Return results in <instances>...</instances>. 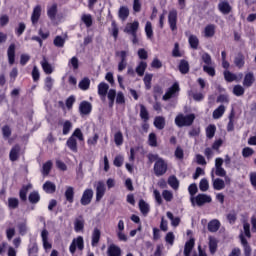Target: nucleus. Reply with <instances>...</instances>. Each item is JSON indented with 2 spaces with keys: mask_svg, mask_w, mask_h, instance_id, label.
Instances as JSON below:
<instances>
[{
  "mask_svg": "<svg viewBox=\"0 0 256 256\" xmlns=\"http://www.w3.org/2000/svg\"><path fill=\"white\" fill-rule=\"evenodd\" d=\"M148 145H150V147H157V135H155V133L149 134Z\"/></svg>",
  "mask_w": 256,
  "mask_h": 256,
  "instance_id": "nucleus-59",
  "label": "nucleus"
},
{
  "mask_svg": "<svg viewBox=\"0 0 256 256\" xmlns=\"http://www.w3.org/2000/svg\"><path fill=\"white\" fill-rule=\"evenodd\" d=\"M125 222L123 220H119L118 225H117V230L116 234L119 239V241H123L124 243H127L128 237L125 234Z\"/></svg>",
  "mask_w": 256,
  "mask_h": 256,
  "instance_id": "nucleus-6",
  "label": "nucleus"
},
{
  "mask_svg": "<svg viewBox=\"0 0 256 256\" xmlns=\"http://www.w3.org/2000/svg\"><path fill=\"white\" fill-rule=\"evenodd\" d=\"M140 117L145 123L149 121V111H147V108L143 104L140 105Z\"/></svg>",
  "mask_w": 256,
  "mask_h": 256,
  "instance_id": "nucleus-40",
  "label": "nucleus"
},
{
  "mask_svg": "<svg viewBox=\"0 0 256 256\" xmlns=\"http://www.w3.org/2000/svg\"><path fill=\"white\" fill-rule=\"evenodd\" d=\"M81 21L86 25V27H91V25H93V16H91V14H83L81 16Z\"/></svg>",
  "mask_w": 256,
  "mask_h": 256,
  "instance_id": "nucleus-45",
  "label": "nucleus"
},
{
  "mask_svg": "<svg viewBox=\"0 0 256 256\" xmlns=\"http://www.w3.org/2000/svg\"><path fill=\"white\" fill-rule=\"evenodd\" d=\"M66 145L70 149V151H73V153H77V139L73 138V136H70L68 138Z\"/></svg>",
  "mask_w": 256,
  "mask_h": 256,
  "instance_id": "nucleus-27",
  "label": "nucleus"
},
{
  "mask_svg": "<svg viewBox=\"0 0 256 256\" xmlns=\"http://www.w3.org/2000/svg\"><path fill=\"white\" fill-rule=\"evenodd\" d=\"M154 127L159 130L165 129V118L161 116L156 117L154 119Z\"/></svg>",
  "mask_w": 256,
  "mask_h": 256,
  "instance_id": "nucleus-35",
  "label": "nucleus"
},
{
  "mask_svg": "<svg viewBox=\"0 0 256 256\" xmlns=\"http://www.w3.org/2000/svg\"><path fill=\"white\" fill-rule=\"evenodd\" d=\"M167 169H169V165L165 159L160 158L154 164V173L156 177H161L167 173Z\"/></svg>",
  "mask_w": 256,
  "mask_h": 256,
  "instance_id": "nucleus-2",
  "label": "nucleus"
},
{
  "mask_svg": "<svg viewBox=\"0 0 256 256\" xmlns=\"http://www.w3.org/2000/svg\"><path fill=\"white\" fill-rule=\"evenodd\" d=\"M93 200V189H86L84 190L80 203L81 205H89L91 201Z\"/></svg>",
  "mask_w": 256,
  "mask_h": 256,
  "instance_id": "nucleus-10",
  "label": "nucleus"
},
{
  "mask_svg": "<svg viewBox=\"0 0 256 256\" xmlns=\"http://www.w3.org/2000/svg\"><path fill=\"white\" fill-rule=\"evenodd\" d=\"M100 240H101V230H99L98 228H95L92 232V241H91L92 247H97V245H99Z\"/></svg>",
  "mask_w": 256,
  "mask_h": 256,
  "instance_id": "nucleus-19",
  "label": "nucleus"
},
{
  "mask_svg": "<svg viewBox=\"0 0 256 256\" xmlns=\"http://www.w3.org/2000/svg\"><path fill=\"white\" fill-rule=\"evenodd\" d=\"M233 93L236 95V97H241V95L245 94V88H243L241 85H236L233 88Z\"/></svg>",
  "mask_w": 256,
  "mask_h": 256,
  "instance_id": "nucleus-61",
  "label": "nucleus"
},
{
  "mask_svg": "<svg viewBox=\"0 0 256 256\" xmlns=\"http://www.w3.org/2000/svg\"><path fill=\"white\" fill-rule=\"evenodd\" d=\"M114 142L117 147H121V145H123V133L121 131L114 134Z\"/></svg>",
  "mask_w": 256,
  "mask_h": 256,
  "instance_id": "nucleus-48",
  "label": "nucleus"
},
{
  "mask_svg": "<svg viewBox=\"0 0 256 256\" xmlns=\"http://www.w3.org/2000/svg\"><path fill=\"white\" fill-rule=\"evenodd\" d=\"M162 197L169 203V202L173 201V192H171L169 190H164L162 192Z\"/></svg>",
  "mask_w": 256,
  "mask_h": 256,
  "instance_id": "nucleus-64",
  "label": "nucleus"
},
{
  "mask_svg": "<svg viewBox=\"0 0 256 256\" xmlns=\"http://www.w3.org/2000/svg\"><path fill=\"white\" fill-rule=\"evenodd\" d=\"M190 201H191L193 207H195V204L198 207H203V205H205V203H211L213 201V199L211 198L210 195L198 194L196 197H191Z\"/></svg>",
  "mask_w": 256,
  "mask_h": 256,
  "instance_id": "nucleus-3",
  "label": "nucleus"
},
{
  "mask_svg": "<svg viewBox=\"0 0 256 256\" xmlns=\"http://www.w3.org/2000/svg\"><path fill=\"white\" fill-rule=\"evenodd\" d=\"M179 91H181V88H179V83L176 82L172 87L168 88L165 95L162 97L163 101H169V99L177 97V95H179Z\"/></svg>",
  "mask_w": 256,
  "mask_h": 256,
  "instance_id": "nucleus-4",
  "label": "nucleus"
},
{
  "mask_svg": "<svg viewBox=\"0 0 256 256\" xmlns=\"http://www.w3.org/2000/svg\"><path fill=\"white\" fill-rule=\"evenodd\" d=\"M203 72L207 73V75H210V77H215V67L211 65H204Z\"/></svg>",
  "mask_w": 256,
  "mask_h": 256,
  "instance_id": "nucleus-60",
  "label": "nucleus"
},
{
  "mask_svg": "<svg viewBox=\"0 0 256 256\" xmlns=\"http://www.w3.org/2000/svg\"><path fill=\"white\" fill-rule=\"evenodd\" d=\"M168 23L171 31H177V10L173 9L169 12Z\"/></svg>",
  "mask_w": 256,
  "mask_h": 256,
  "instance_id": "nucleus-8",
  "label": "nucleus"
},
{
  "mask_svg": "<svg viewBox=\"0 0 256 256\" xmlns=\"http://www.w3.org/2000/svg\"><path fill=\"white\" fill-rule=\"evenodd\" d=\"M213 171L214 170L211 171L213 189H215V191H222V189L225 187V181L221 178L215 179V173Z\"/></svg>",
  "mask_w": 256,
  "mask_h": 256,
  "instance_id": "nucleus-11",
  "label": "nucleus"
},
{
  "mask_svg": "<svg viewBox=\"0 0 256 256\" xmlns=\"http://www.w3.org/2000/svg\"><path fill=\"white\" fill-rule=\"evenodd\" d=\"M215 35V25L209 24L204 28V37L211 38Z\"/></svg>",
  "mask_w": 256,
  "mask_h": 256,
  "instance_id": "nucleus-32",
  "label": "nucleus"
},
{
  "mask_svg": "<svg viewBox=\"0 0 256 256\" xmlns=\"http://www.w3.org/2000/svg\"><path fill=\"white\" fill-rule=\"evenodd\" d=\"M41 18V5H37L34 7L32 15H31V21L32 25H37L39 23V19Z\"/></svg>",
  "mask_w": 256,
  "mask_h": 256,
  "instance_id": "nucleus-14",
  "label": "nucleus"
},
{
  "mask_svg": "<svg viewBox=\"0 0 256 256\" xmlns=\"http://www.w3.org/2000/svg\"><path fill=\"white\" fill-rule=\"evenodd\" d=\"M84 247H85V244H84L83 236H78L77 238L73 239L69 247V250H70V253H72L73 255L75 251H77V249H79V251H83Z\"/></svg>",
  "mask_w": 256,
  "mask_h": 256,
  "instance_id": "nucleus-5",
  "label": "nucleus"
},
{
  "mask_svg": "<svg viewBox=\"0 0 256 256\" xmlns=\"http://www.w3.org/2000/svg\"><path fill=\"white\" fill-rule=\"evenodd\" d=\"M93 111V105H91V102L82 101L79 105V113L82 117L84 115H89Z\"/></svg>",
  "mask_w": 256,
  "mask_h": 256,
  "instance_id": "nucleus-9",
  "label": "nucleus"
},
{
  "mask_svg": "<svg viewBox=\"0 0 256 256\" xmlns=\"http://www.w3.org/2000/svg\"><path fill=\"white\" fill-rule=\"evenodd\" d=\"M91 85V80L89 78H84L79 82V88L82 91H87L89 89V86Z\"/></svg>",
  "mask_w": 256,
  "mask_h": 256,
  "instance_id": "nucleus-49",
  "label": "nucleus"
},
{
  "mask_svg": "<svg viewBox=\"0 0 256 256\" xmlns=\"http://www.w3.org/2000/svg\"><path fill=\"white\" fill-rule=\"evenodd\" d=\"M193 247H195V239H190L185 243L184 246V255L191 256V252L193 251Z\"/></svg>",
  "mask_w": 256,
  "mask_h": 256,
  "instance_id": "nucleus-22",
  "label": "nucleus"
},
{
  "mask_svg": "<svg viewBox=\"0 0 256 256\" xmlns=\"http://www.w3.org/2000/svg\"><path fill=\"white\" fill-rule=\"evenodd\" d=\"M179 71L183 73V75L189 73V62L186 60H181L179 65Z\"/></svg>",
  "mask_w": 256,
  "mask_h": 256,
  "instance_id": "nucleus-47",
  "label": "nucleus"
},
{
  "mask_svg": "<svg viewBox=\"0 0 256 256\" xmlns=\"http://www.w3.org/2000/svg\"><path fill=\"white\" fill-rule=\"evenodd\" d=\"M147 70V62L141 61L136 67V73L139 77H143L145 75V71Z\"/></svg>",
  "mask_w": 256,
  "mask_h": 256,
  "instance_id": "nucleus-31",
  "label": "nucleus"
},
{
  "mask_svg": "<svg viewBox=\"0 0 256 256\" xmlns=\"http://www.w3.org/2000/svg\"><path fill=\"white\" fill-rule=\"evenodd\" d=\"M253 83H255V74H253V72L246 73L243 80V86L251 87Z\"/></svg>",
  "mask_w": 256,
  "mask_h": 256,
  "instance_id": "nucleus-17",
  "label": "nucleus"
},
{
  "mask_svg": "<svg viewBox=\"0 0 256 256\" xmlns=\"http://www.w3.org/2000/svg\"><path fill=\"white\" fill-rule=\"evenodd\" d=\"M217 131V127H215V125L210 124L207 128H206V137L207 139H213V137H215V132Z\"/></svg>",
  "mask_w": 256,
  "mask_h": 256,
  "instance_id": "nucleus-42",
  "label": "nucleus"
},
{
  "mask_svg": "<svg viewBox=\"0 0 256 256\" xmlns=\"http://www.w3.org/2000/svg\"><path fill=\"white\" fill-rule=\"evenodd\" d=\"M57 4L54 3L51 6H48L47 8V15L49 17V19H51V21H55L56 17H57Z\"/></svg>",
  "mask_w": 256,
  "mask_h": 256,
  "instance_id": "nucleus-21",
  "label": "nucleus"
},
{
  "mask_svg": "<svg viewBox=\"0 0 256 256\" xmlns=\"http://www.w3.org/2000/svg\"><path fill=\"white\" fill-rule=\"evenodd\" d=\"M145 33H146V37L148 39H152L153 38V26L151 24V22H146L145 25Z\"/></svg>",
  "mask_w": 256,
  "mask_h": 256,
  "instance_id": "nucleus-51",
  "label": "nucleus"
},
{
  "mask_svg": "<svg viewBox=\"0 0 256 256\" xmlns=\"http://www.w3.org/2000/svg\"><path fill=\"white\" fill-rule=\"evenodd\" d=\"M55 47L63 48L65 47V38L62 36H56L53 41Z\"/></svg>",
  "mask_w": 256,
  "mask_h": 256,
  "instance_id": "nucleus-53",
  "label": "nucleus"
},
{
  "mask_svg": "<svg viewBox=\"0 0 256 256\" xmlns=\"http://www.w3.org/2000/svg\"><path fill=\"white\" fill-rule=\"evenodd\" d=\"M65 197H66V201H68V203H73V198L75 197V190L73 189V187L68 186L66 191H65Z\"/></svg>",
  "mask_w": 256,
  "mask_h": 256,
  "instance_id": "nucleus-33",
  "label": "nucleus"
},
{
  "mask_svg": "<svg viewBox=\"0 0 256 256\" xmlns=\"http://www.w3.org/2000/svg\"><path fill=\"white\" fill-rule=\"evenodd\" d=\"M107 91H109V84L105 83V82H101L98 85V95H100V97H107Z\"/></svg>",
  "mask_w": 256,
  "mask_h": 256,
  "instance_id": "nucleus-25",
  "label": "nucleus"
},
{
  "mask_svg": "<svg viewBox=\"0 0 256 256\" xmlns=\"http://www.w3.org/2000/svg\"><path fill=\"white\" fill-rule=\"evenodd\" d=\"M153 80V74H145L144 84L147 90L151 89V81Z\"/></svg>",
  "mask_w": 256,
  "mask_h": 256,
  "instance_id": "nucleus-62",
  "label": "nucleus"
},
{
  "mask_svg": "<svg viewBox=\"0 0 256 256\" xmlns=\"http://www.w3.org/2000/svg\"><path fill=\"white\" fill-rule=\"evenodd\" d=\"M55 83V80L51 77L48 76L44 80V89L47 90L48 92L53 89V84Z\"/></svg>",
  "mask_w": 256,
  "mask_h": 256,
  "instance_id": "nucleus-44",
  "label": "nucleus"
},
{
  "mask_svg": "<svg viewBox=\"0 0 256 256\" xmlns=\"http://www.w3.org/2000/svg\"><path fill=\"white\" fill-rule=\"evenodd\" d=\"M225 105H220L218 108H216L213 113H212V117L213 119H221V117H223V115H225Z\"/></svg>",
  "mask_w": 256,
  "mask_h": 256,
  "instance_id": "nucleus-26",
  "label": "nucleus"
},
{
  "mask_svg": "<svg viewBox=\"0 0 256 256\" xmlns=\"http://www.w3.org/2000/svg\"><path fill=\"white\" fill-rule=\"evenodd\" d=\"M56 189H57V186L55 185V183L51 181H46L43 184V191H45V193H48V194L55 193Z\"/></svg>",
  "mask_w": 256,
  "mask_h": 256,
  "instance_id": "nucleus-24",
  "label": "nucleus"
},
{
  "mask_svg": "<svg viewBox=\"0 0 256 256\" xmlns=\"http://www.w3.org/2000/svg\"><path fill=\"white\" fill-rule=\"evenodd\" d=\"M118 15L122 21H125L129 17V8L127 6H121Z\"/></svg>",
  "mask_w": 256,
  "mask_h": 256,
  "instance_id": "nucleus-36",
  "label": "nucleus"
},
{
  "mask_svg": "<svg viewBox=\"0 0 256 256\" xmlns=\"http://www.w3.org/2000/svg\"><path fill=\"white\" fill-rule=\"evenodd\" d=\"M71 137H73V139H78L80 141H85V136H83V132L79 129L76 128L74 130V132L72 133Z\"/></svg>",
  "mask_w": 256,
  "mask_h": 256,
  "instance_id": "nucleus-56",
  "label": "nucleus"
},
{
  "mask_svg": "<svg viewBox=\"0 0 256 256\" xmlns=\"http://www.w3.org/2000/svg\"><path fill=\"white\" fill-rule=\"evenodd\" d=\"M193 121H195V114H178L175 118V124L177 127H191V125H193Z\"/></svg>",
  "mask_w": 256,
  "mask_h": 256,
  "instance_id": "nucleus-1",
  "label": "nucleus"
},
{
  "mask_svg": "<svg viewBox=\"0 0 256 256\" xmlns=\"http://www.w3.org/2000/svg\"><path fill=\"white\" fill-rule=\"evenodd\" d=\"M41 239L44 249H51L52 245L49 243V231L45 228L41 231Z\"/></svg>",
  "mask_w": 256,
  "mask_h": 256,
  "instance_id": "nucleus-16",
  "label": "nucleus"
},
{
  "mask_svg": "<svg viewBox=\"0 0 256 256\" xmlns=\"http://www.w3.org/2000/svg\"><path fill=\"white\" fill-rule=\"evenodd\" d=\"M8 62L10 65L15 63V44H11L7 50Z\"/></svg>",
  "mask_w": 256,
  "mask_h": 256,
  "instance_id": "nucleus-29",
  "label": "nucleus"
},
{
  "mask_svg": "<svg viewBox=\"0 0 256 256\" xmlns=\"http://www.w3.org/2000/svg\"><path fill=\"white\" fill-rule=\"evenodd\" d=\"M29 189H31V184H28L27 186H24L20 190V199H22V201H26L27 200V193H28Z\"/></svg>",
  "mask_w": 256,
  "mask_h": 256,
  "instance_id": "nucleus-58",
  "label": "nucleus"
},
{
  "mask_svg": "<svg viewBox=\"0 0 256 256\" xmlns=\"http://www.w3.org/2000/svg\"><path fill=\"white\" fill-rule=\"evenodd\" d=\"M51 167H53V162L47 161L46 163H44L43 167H42V174L44 176L49 175V173L51 171Z\"/></svg>",
  "mask_w": 256,
  "mask_h": 256,
  "instance_id": "nucleus-52",
  "label": "nucleus"
},
{
  "mask_svg": "<svg viewBox=\"0 0 256 256\" xmlns=\"http://www.w3.org/2000/svg\"><path fill=\"white\" fill-rule=\"evenodd\" d=\"M139 209L144 216H147V214L150 211L149 204H147V202H145V200L139 201Z\"/></svg>",
  "mask_w": 256,
  "mask_h": 256,
  "instance_id": "nucleus-38",
  "label": "nucleus"
},
{
  "mask_svg": "<svg viewBox=\"0 0 256 256\" xmlns=\"http://www.w3.org/2000/svg\"><path fill=\"white\" fill-rule=\"evenodd\" d=\"M99 141V134L95 133L93 136L89 137L87 140V145L90 147H95Z\"/></svg>",
  "mask_w": 256,
  "mask_h": 256,
  "instance_id": "nucleus-55",
  "label": "nucleus"
},
{
  "mask_svg": "<svg viewBox=\"0 0 256 256\" xmlns=\"http://www.w3.org/2000/svg\"><path fill=\"white\" fill-rule=\"evenodd\" d=\"M217 239L215 237H209V249L210 253L213 255L217 252Z\"/></svg>",
  "mask_w": 256,
  "mask_h": 256,
  "instance_id": "nucleus-39",
  "label": "nucleus"
},
{
  "mask_svg": "<svg viewBox=\"0 0 256 256\" xmlns=\"http://www.w3.org/2000/svg\"><path fill=\"white\" fill-rule=\"evenodd\" d=\"M166 215H167L168 219H170L172 227H179V223H181V218H179V217L175 218L173 216V213H171V212H167Z\"/></svg>",
  "mask_w": 256,
  "mask_h": 256,
  "instance_id": "nucleus-43",
  "label": "nucleus"
},
{
  "mask_svg": "<svg viewBox=\"0 0 256 256\" xmlns=\"http://www.w3.org/2000/svg\"><path fill=\"white\" fill-rule=\"evenodd\" d=\"M19 151H21V148L17 145L11 149L10 161H17V159H19Z\"/></svg>",
  "mask_w": 256,
  "mask_h": 256,
  "instance_id": "nucleus-37",
  "label": "nucleus"
},
{
  "mask_svg": "<svg viewBox=\"0 0 256 256\" xmlns=\"http://www.w3.org/2000/svg\"><path fill=\"white\" fill-rule=\"evenodd\" d=\"M218 9L223 15H229L231 13V5L227 1H221L218 4Z\"/></svg>",
  "mask_w": 256,
  "mask_h": 256,
  "instance_id": "nucleus-18",
  "label": "nucleus"
},
{
  "mask_svg": "<svg viewBox=\"0 0 256 256\" xmlns=\"http://www.w3.org/2000/svg\"><path fill=\"white\" fill-rule=\"evenodd\" d=\"M40 199H41V196H39L38 192H32L29 195L30 203H39Z\"/></svg>",
  "mask_w": 256,
  "mask_h": 256,
  "instance_id": "nucleus-63",
  "label": "nucleus"
},
{
  "mask_svg": "<svg viewBox=\"0 0 256 256\" xmlns=\"http://www.w3.org/2000/svg\"><path fill=\"white\" fill-rule=\"evenodd\" d=\"M40 65H41L44 73H46V75H51V73H53V71H55L53 66L49 63V61H47V58H45V57H43V60L40 62Z\"/></svg>",
  "mask_w": 256,
  "mask_h": 256,
  "instance_id": "nucleus-15",
  "label": "nucleus"
},
{
  "mask_svg": "<svg viewBox=\"0 0 256 256\" xmlns=\"http://www.w3.org/2000/svg\"><path fill=\"white\" fill-rule=\"evenodd\" d=\"M224 78L228 83H232V81H237V75L231 73L230 71H224Z\"/></svg>",
  "mask_w": 256,
  "mask_h": 256,
  "instance_id": "nucleus-57",
  "label": "nucleus"
},
{
  "mask_svg": "<svg viewBox=\"0 0 256 256\" xmlns=\"http://www.w3.org/2000/svg\"><path fill=\"white\" fill-rule=\"evenodd\" d=\"M234 65H236L238 69L245 67V56L241 53L237 54L234 58Z\"/></svg>",
  "mask_w": 256,
  "mask_h": 256,
  "instance_id": "nucleus-28",
  "label": "nucleus"
},
{
  "mask_svg": "<svg viewBox=\"0 0 256 256\" xmlns=\"http://www.w3.org/2000/svg\"><path fill=\"white\" fill-rule=\"evenodd\" d=\"M107 97L109 99L110 107H113V104L115 103V97H117V92L115 91V89H110L108 91Z\"/></svg>",
  "mask_w": 256,
  "mask_h": 256,
  "instance_id": "nucleus-50",
  "label": "nucleus"
},
{
  "mask_svg": "<svg viewBox=\"0 0 256 256\" xmlns=\"http://www.w3.org/2000/svg\"><path fill=\"white\" fill-rule=\"evenodd\" d=\"M188 42L192 49H197L199 47V38L195 35H190Z\"/></svg>",
  "mask_w": 256,
  "mask_h": 256,
  "instance_id": "nucleus-46",
  "label": "nucleus"
},
{
  "mask_svg": "<svg viewBox=\"0 0 256 256\" xmlns=\"http://www.w3.org/2000/svg\"><path fill=\"white\" fill-rule=\"evenodd\" d=\"M95 187H96V201H101L105 196V191H107V188L105 187V182L98 181L95 184Z\"/></svg>",
  "mask_w": 256,
  "mask_h": 256,
  "instance_id": "nucleus-7",
  "label": "nucleus"
},
{
  "mask_svg": "<svg viewBox=\"0 0 256 256\" xmlns=\"http://www.w3.org/2000/svg\"><path fill=\"white\" fill-rule=\"evenodd\" d=\"M108 256H121V248L115 244H111L107 249Z\"/></svg>",
  "mask_w": 256,
  "mask_h": 256,
  "instance_id": "nucleus-20",
  "label": "nucleus"
},
{
  "mask_svg": "<svg viewBox=\"0 0 256 256\" xmlns=\"http://www.w3.org/2000/svg\"><path fill=\"white\" fill-rule=\"evenodd\" d=\"M219 227H221V222L217 219L208 223V231H210V233H217V231H219Z\"/></svg>",
  "mask_w": 256,
  "mask_h": 256,
  "instance_id": "nucleus-23",
  "label": "nucleus"
},
{
  "mask_svg": "<svg viewBox=\"0 0 256 256\" xmlns=\"http://www.w3.org/2000/svg\"><path fill=\"white\" fill-rule=\"evenodd\" d=\"M139 29V22L134 21L132 23H127L124 28V33H128V35H135Z\"/></svg>",
  "mask_w": 256,
  "mask_h": 256,
  "instance_id": "nucleus-12",
  "label": "nucleus"
},
{
  "mask_svg": "<svg viewBox=\"0 0 256 256\" xmlns=\"http://www.w3.org/2000/svg\"><path fill=\"white\" fill-rule=\"evenodd\" d=\"M84 228L85 220H83V218L76 219L74 222V231H76V233H80V231H83Z\"/></svg>",
  "mask_w": 256,
  "mask_h": 256,
  "instance_id": "nucleus-30",
  "label": "nucleus"
},
{
  "mask_svg": "<svg viewBox=\"0 0 256 256\" xmlns=\"http://www.w3.org/2000/svg\"><path fill=\"white\" fill-rule=\"evenodd\" d=\"M199 189L202 192L209 191V180L203 178L200 180Z\"/></svg>",
  "mask_w": 256,
  "mask_h": 256,
  "instance_id": "nucleus-54",
  "label": "nucleus"
},
{
  "mask_svg": "<svg viewBox=\"0 0 256 256\" xmlns=\"http://www.w3.org/2000/svg\"><path fill=\"white\" fill-rule=\"evenodd\" d=\"M168 185H170L174 191H177V189H179V179H177L176 176H170L168 178Z\"/></svg>",
  "mask_w": 256,
  "mask_h": 256,
  "instance_id": "nucleus-41",
  "label": "nucleus"
},
{
  "mask_svg": "<svg viewBox=\"0 0 256 256\" xmlns=\"http://www.w3.org/2000/svg\"><path fill=\"white\" fill-rule=\"evenodd\" d=\"M239 239L241 241V245L244 249V255L245 256H251V246L249 245V242H247V239L245 238V235L243 232L240 233Z\"/></svg>",
  "mask_w": 256,
  "mask_h": 256,
  "instance_id": "nucleus-13",
  "label": "nucleus"
},
{
  "mask_svg": "<svg viewBox=\"0 0 256 256\" xmlns=\"http://www.w3.org/2000/svg\"><path fill=\"white\" fill-rule=\"evenodd\" d=\"M71 129H73V123L69 120H66L62 124V133L63 135H69L71 132Z\"/></svg>",
  "mask_w": 256,
  "mask_h": 256,
  "instance_id": "nucleus-34",
  "label": "nucleus"
}]
</instances>
